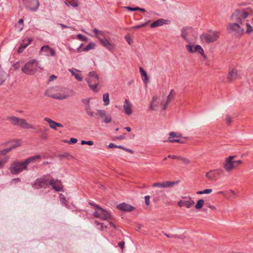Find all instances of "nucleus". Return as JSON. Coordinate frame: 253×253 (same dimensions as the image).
<instances>
[{
	"mask_svg": "<svg viewBox=\"0 0 253 253\" xmlns=\"http://www.w3.org/2000/svg\"><path fill=\"white\" fill-rule=\"evenodd\" d=\"M41 159L39 155L32 156L26 159L23 162L14 161L10 165L9 169L10 173L13 175H16L23 170H28V165L30 163H34Z\"/></svg>",
	"mask_w": 253,
	"mask_h": 253,
	"instance_id": "1",
	"label": "nucleus"
},
{
	"mask_svg": "<svg viewBox=\"0 0 253 253\" xmlns=\"http://www.w3.org/2000/svg\"><path fill=\"white\" fill-rule=\"evenodd\" d=\"M252 12V10L250 7L243 9H237L231 15V19L243 24L242 20L246 19Z\"/></svg>",
	"mask_w": 253,
	"mask_h": 253,
	"instance_id": "2",
	"label": "nucleus"
},
{
	"mask_svg": "<svg viewBox=\"0 0 253 253\" xmlns=\"http://www.w3.org/2000/svg\"><path fill=\"white\" fill-rule=\"evenodd\" d=\"M39 69H41L39 61L36 59H33L27 62L21 70L25 74L32 75L35 74Z\"/></svg>",
	"mask_w": 253,
	"mask_h": 253,
	"instance_id": "3",
	"label": "nucleus"
},
{
	"mask_svg": "<svg viewBox=\"0 0 253 253\" xmlns=\"http://www.w3.org/2000/svg\"><path fill=\"white\" fill-rule=\"evenodd\" d=\"M90 88L94 92H97L99 89L97 86L99 85V80L98 75L95 71L89 72L88 77L85 79Z\"/></svg>",
	"mask_w": 253,
	"mask_h": 253,
	"instance_id": "4",
	"label": "nucleus"
},
{
	"mask_svg": "<svg viewBox=\"0 0 253 253\" xmlns=\"http://www.w3.org/2000/svg\"><path fill=\"white\" fill-rule=\"evenodd\" d=\"M6 120L8 121L14 126H18L27 129L33 128V126L28 124L24 119L10 116L7 117Z\"/></svg>",
	"mask_w": 253,
	"mask_h": 253,
	"instance_id": "5",
	"label": "nucleus"
},
{
	"mask_svg": "<svg viewBox=\"0 0 253 253\" xmlns=\"http://www.w3.org/2000/svg\"><path fill=\"white\" fill-rule=\"evenodd\" d=\"M49 91V90H47L45 92V94L50 96L52 98L58 100L67 99L69 97L74 95L75 94L74 91L71 89H64L61 91V92L54 95H49L48 94Z\"/></svg>",
	"mask_w": 253,
	"mask_h": 253,
	"instance_id": "6",
	"label": "nucleus"
},
{
	"mask_svg": "<svg viewBox=\"0 0 253 253\" xmlns=\"http://www.w3.org/2000/svg\"><path fill=\"white\" fill-rule=\"evenodd\" d=\"M50 184V179L47 178L46 176L37 178L32 184V187L35 189L46 188Z\"/></svg>",
	"mask_w": 253,
	"mask_h": 253,
	"instance_id": "7",
	"label": "nucleus"
},
{
	"mask_svg": "<svg viewBox=\"0 0 253 253\" xmlns=\"http://www.w3.org/2000/svg\"><path fill=\"white\" fill-rule=\"evenodd\" d=\"M93 216L95 217L100 218L102 220L112 219L110 212L103 209L101 207L94 212Z\"/></svg>",
	"mask_w": 253,
	"mask_h": 253,
	"instance_id": "8",
	"label": "nucleus"
},
{
	"mask_svg": "<svg viewBox=\"0 0 253 253\" xmlns=\"http://www.w3.org/2000/svg\"><path fill=\"white\" fill-rule=\"evenodd\" d=\"M25 6L31 11H36L40 5L39 0H21Z\"/></svg>",
	"mask_w": 253,
	"mask_h": 253,
	"instance_id": "9",
	"label": "nucleus"
},
{
	"mask_svg": "<svg viewBox=\"0 0 253 253\" xmlns=\"http://www.w3.org/2000/svg\"><path fill=\"white\" fill-rule=\"evenodd\" d=\"M241 24L239 22L230 23L228 24L227 29L230 32H234L239 35H242L244 32V29L241 27Z\"/></svg>",
	"mask_w": 253,
	"mask_h": 253,
	"instance_id": "10",
	"label": "nucleus"
},
{
	"mask_svg": "<svg viewBox=\"0 0 253 253\" xmlns=\"http://www.w3.org/2000/svg\"><path fill=\"white\" fill-rule=\"evenodd\" d=\"M219 37V33L215 32H210L208 33L202 34L201 38L204 39L206 42L211 43L217 40Z\"/></svg>",
	"mask_w": 253,
	"mask_h": 253,
	"instance_id": "11",
	"label": "nucleus"
},
{
	"mask_svg": "<svg viewBox=\"0 0 253 253\" xmlns=\"http://www.w3.org/2000/svg\"><path fill=\"white\" fill-rule=\"evenodd\" d=\"M179 181H165L162 182H156L154 183L152 186L153 187H160V188H169L171 187L174 186L176 184H178Z\"/></svg>",
	"mask_w": 253,
	"mask_h": 253,
	"instance_id": "12",
	"label": "nucleus"
},
{
	"mask_svg": "<svg viewBox=\"0 0 253 253\" xmlns=\"http://www.w3.org/2000/svg\"><path fill=\"white\" fill-rule=\"evenodd\" d=\"M11 146L7 148L0 151V155H5L13 149L18 147L21 145V141L19 139L14 140L10 141Z\"/></svg>",
	"mask_w": 253,
	"mask_h": 253,
	"instance_id": "13",
	"label": "nucleus"
},
{
	"mask_svg": "<svg viewBox=\"0 0 253 253\" xmlns=\"http://www.w3.org/2000/svg\"><path fill=\"white\" fill-rule=\"evenodd\" d=\"M97 112L100 118L102 120V122L109 124L112 122V117L110 114H107L105 110H97Z\"/></svg>",
	"mask_w": 253,
	"mask_h": 253,
	"instance_id": "14",
	"label": "nucleus"
},
{
	"mask_svg": "<svg viewBox=\"0 0 253 253\" xmlns=\"http://www.w3.org/2000/svg\"><path fill=\"white\" fill-rule=\"evenodd\" d=\"M52 188L56 191L61 192L63 191V186L61 182L57 179L55 180L53 178L50 179V184Z\"/></svg>",
	"mask_w": 253,
	"mask_h": 253,
	"instance_id": "15",
	"label": "nucleus"
},
{
	"mask_svg": "<svg viewBox=\"0 0 253 253\" xmlns=\"http://www.w3.org/2000/svg\"><path fill=\"white\" fill-rule=\"evenodd\" d=\"M92 32L94 34L95 37L98 39L99 42L107 38L108 32L107 31H103L99 30L96 28L92 30Z\"/></svg>",
	"mask_w": 253,
	"mask_h": 253,
	"instance_id": "16",
	"label": "nucleus"
},
{
	"mask_svg": "<svg viewBox=\"0 0 253 253\" xmlns=\"http://www.w3.org/2000/svg\"><path fill=\"white\" fill-rule=\"evenodd\" d=\"M235 157V156H230L226 158L224 163L223 164V168L227 172H230L232 170V160Z\"/></svg>",
	"mask_w": 253,
	"mask_h": 253,
	"instance_id": "17",
	"label": "nucleus"
},
{
	"mask_svg": "<svg viewBox=\"0 0 253 253\" xmlns=\"http://www.w3.org/2000/svg\"><path fill=\"white\" fill-rule=\"evenodd\" d=\"M41 52H44L45 56H53L55 55V51L53 48L50 47L48 45H43L41 47Z\"/></svg>",
	"mask_w": 253,
	"mask_h": 253,
	"instance_id": "18",
	"label": "nucleus"
},
{
	"mask_svg": "<svg viewBox=\"0 0 253 253\" xmlns=\"http://www.w3.org/2000/svg\"><path fill=\"white\" fill-rule=\"evenodd\" d=\"M220 171H222L220 169L211 170L206 173V177L210 180H215L216 176L219 175Z\"/></svg>",
	"mask_w": 253,
	"mask_h": 253,
	"instance_id": "19",
	"label": "nucleus"
},
{
	"mask_svg": "<svg viewBox=\"0 0 253 253\" xmlns=\"http://www.w3.org/2000/svg\"><path fill=\"white\" fill-rule=\"evenodd\" d=\"M182 135L180 133H176L175 132H170L169 134L168 141L171 143L177 142L182 143L183 141L179 139H172L173 138H180Z\"/></svg>",
	"mask_w": 253,
	"mask_h": 253,
	"instance_id": "20",
	"label": "nucleus"
},
{
	"mask_svg": "<svg viewBox=\"0 0 253 253\" xmlns=\"http://www.w3.org/2000/svg\"><path fill=\"white\" fill-rule=\"evenodd\" d=\"M239 78V75L236 69H232L229 72L227 76V81L229 83H231Z\"/></svg>",
	"mask_w": 253,
	"mask_h": 253,
	"instance_id": "21",
	"label": "nucleus"
},
{
	"mask_svg": "<svg viewBox=\"0 0 253 253\" xmlns=\"http://www.w3.org/2000/svg\"><path fill=\"white\" fill-rule=\"evenodd\" d=\"M118 209L124 211H131L134 210L135 208L125 203H121L117 205Z\"/></svg>",
	"mask_w": 253,
	"mask_h": 253,
	"instance_id": "22",
	"label": "nucleus"
},
{
	"mask_svg": "<svg viewBox=\"0 0 253 253\" xmlns=\"http://www.w3.org/2000/svg\"><path fill=\"white\" fill-rule=\"evenodd\" d=\"M123 108L126 114L130 115L132 113V104L128 99H126Z\"/></svg>",
	"mask_w": 253,
	"mask_h": 253,
	"instance_id": "23",
	"label": "nucleus"
},
{
	"mask_svg": "<svg viewBox=\"0 0 253 253\" xmlns=\"http://www.w3.org/2000/svg\"><path fill=\"white\" fill-rule=\"evenodd\" d=\"M44 120L48 122L49 124V127L54 130H57V127H63V126L60 123H57L48 118H44Z\"/></svg>",
	"mask_w": 253,
	"mask_h": 253,
	"instance_id": "24",
	"label": "nucleus"
},
{
	"mask_svg": "<svg viewBox=\"0 0 253 253\" xmlns=\"http://www.w3.org/2000/svg\"><path fill=\"white\" fill-rule=\"evenodd\" d=\"M101 44L104 46L106 48L108 49L110 51H112L115 48V45L113 43H111L107 39H105L103 40H101L100 42Z\"/></svg>",
	"mask_w": 253,
	"mask_h": 253,
	"instance_id": "25",
	"label": "nucleus"
},
{
	"mask_svg": "<svg viewBox=\"0 0 253 253\" xmlns=\"http://www.w3.org/2000/svg\"><path fill=\"white\" fill-rule=\"evenodd\" d=\"M32 42V39H27V42L25 43H22L20 44L19 47H18L17 49V52L18 53H22L24 49H25L29 45H30Z\"/></svg>",
	"mask_w": 253,
	"mask_h": 253,
	"instance_id": "26",
	"label": "nucleus"
},
{
	"mask_svg": "<svg viewBox=\"0 0 253 253\" xmlns=\"http://www.w3.org/2000/svg\"><path fill=\"white\" fill-rule=\"evenodd\" d=\"M191 31V28H183L181 32V37L182 38L184 39L188 43L190 42V41L189 39L187 38L188 33L190 31Z\"/></svg>",
	"mask_w": 253,
	"mask_h": 253,
	"instance_id": "27",
	"label": "nucleus"
},
{
	"mask_svg": "<svg viewBox=\"0 0 253 253\" xmlns=\"http://www.w3.org/2000/svg\"><path fill=\"white\" fill-rule=\"evenodd\" d=\"M8 77V74L0 67V85L6 80Z\"/></svg>",
	"mask_w": 253,
	"mask_h": 253,
	"instance_id": "28",
	"label": "nucleus"
},
{
	"mask_svg": "<svg viewBox=\"0 0 253 253\" xmlns=\"http://www.w3.org/2000/svg\"><path fill=\"white\" fill-rule=\"evenodd\" d=\"M194 52L199 53L204 59H207V56L205 54L204 51L200 45H196L194 48Z\"/></svg>",
	"mask_w": 253,
	"mask_h": 253,
	"instance_id": "29",
	"label": "nucleus"
},
{
	"mask_svg": "<svg viewBox=\"0 0 253 253\" xmlns=\"http://www.w3.org/2000/svg\"><path fill=\"white\" fill-rule=\"evenodd\" d=\"M166 20L164 19H159L153 22L150 25L151 28H155L156 27L163 25L165 23Z\"/></svg>",
	"mask_w": 253,
	"mask_h": 253,
	"instance_id": "30",
	"label": "nucleus"
},
{
	"mask_svg": "<svg viewBox=\"0 0 253 253\" xmlns=\"http://www.w3.org/2000/svg\"><path fill=\"white\" fill-rule=\"evenodd\" d=\"M74 69H69V71L71 73L72 76H74L76 80H77L78 81H82L83 80V77L79 75L78 74H76L74 71ZM77 72H79V70L74 69Z\"/></svg>",
	"mask_w": 253,
	"mask_h": 253,
	"instance_id": "31",
	"label": "nucleus"
},
{
	"mask_svg": "<svg viewBox=\"0 0 253 253\" xmlns=\"http://www.w3.org/2000/svg\"><path fill=\"white\" fill-rule=\"evenodd\" d=\"M189 200L188 201H184V206H185L187 208L189 209L191 208L194 204H195L194 201H193L191 197L189 198Z\"/></svg>",
	"mask_w": 253,
	"mask_h": 253,
	"instance_id": "32",
	"label": "nucleus"
},
{
	"mask_svg": "<svg viewBox=\"0 0 253 253\" xmlns=\"http://www.w3.org/2000/svg\"><path fill=\"white\" fill-rule=\"evenodd\" d=\"M95 47V44L94 42H91L87 45H86L83 50L84 51H88L89 50L93 49Z\"/></svg>",
	"mask_w": 253,
	"mask_h": 253,
	"instance_id": "33",
	"label": "nucleus"
},
{
	"mask_svg": "<svg viewBox=\"0 0 253 253\" xmlns=\"http://www.w3.org/2000/svg\"><path fill=\"white\" fill-rule=\"evenodd\" d=\"M175 94V93L173 89H171L169 94L168 95L167 99V104H169L170 101V100L173 98Z\"/></svg>",
	"mask_w": 253,
	"mask_h": 253,
	"instance_id": "34",
	"label": "nucleus"
},
{
	"mask_svg": "<svg viewBox=\"0 0 253 253\" xmlns=\"http://www.w3.org/2000/svg\"><path fill=\"white\" fill-rule=\"evenodd\" d=\"M103 99L104 102V105L107 106L109 104V94L108 93H106L103 94Z\"/></svg>",
	"mask_w": 253,
	"mask_h": 253,
	"instance_id": "35",
	"label": "nucleus"
},
{
	"mask_svg": "<svg viewBox=\"0 0 253 253\" xmlns=\"http://www.w3.org/2000/svg\"><path fill=\"white\" fill-rule=\"evenodd\" d=\"M87 102H88L87 101ZM85 109L86 113L89 116H90L91 117H93L94 116V113L92 112V111L91 110V108L90 107L89 104H88V103H87V105H86L85 106Z\"/></svg>",
	"mask_w": 253,
	"mask_h": 253,
	"instance_id": "36",
	"label": "nucleus"
},
{
	"mask_svg": "<svg viewBox=\"0 0 253 253\" xmlns=\"http://www.w3.org/2000/svg\"><path fill=\"white\" fill-rule=\"evenodd\" d=\"M9 158V156H6L0 160V169L4 166L5 164L8 161Z\"/></svg>",
	"mask_w": 253,
	"mask_h": 253,
	"instance_id": "37",
	"label": "nucleus"
},
{
	"mask_svg": "<svg viewBox=\"0 0 253 253\" xmlns=\"http://www.w3.org/2000/svg\"><path fill=\"white\" fill-rule=\"evenodd\" d=\"M204 204V200L203 199H200L198 200L195 205V208L197 210L201 209Z\"/></svg>",
	"mask_w": 253,
	"mask_h": 253,
	"instance_id": "38",
	"label": "nucleus"
},
{
	"mask_svg": "<svg viewBox=\"0 0 253 253\" xmlns=\"http://www.w3.org/2000/svg\"><path fill=\"white\" fill-rule=\"evenodd\" d=\"M246 27H247V30H246V33H247L248 34H250L252 32H253V27L248 22L246 23Z\"/></svg>",
	"mask_w": 253,
	"mask_h": 253,
	"instance_id": "39",
	"label": "nucleus"
},
{
	"mask_svg": "<svg viewBox=\"0 0 253 253\" xmlns=\"http://www.w3.org/2000/svg\"><path fill=\"white\" fill-rule=\"evenodd\" d=\"M47 129H45L43 131H42L41 132V134L40 135V138L42 139V140H46L47 138V133L46 132V131L47 130Z\"/></svg>",
	"mask_w": 253,
	"mask_h": 253,
	"instance_id": "40",
	"label": "nucleus"
},
{
	"mask_svg": "<svg viewBox=\"0 0 253 253\" xmlns=\"http://www.w3.org/2000/svg\"><path fill=\"white\" fill-rule=\"evenodd\" d=\"M69 3L74 7H77L79 5V2L77 0H72L69 2Z\"/></svg>",
	"mask_w": 253,
	"mask_h": 253,
	"instance_id": "41",
	"label": "nucleus"
},
{
	"mask_svg": "<svg viewBox=\"0 0 253 253\" xmlns=\"http://www.w3.org/2000/svg\"><path fill=\"white\" fill-rule=\"evenodd\" d=\"M147 25V23H143L142 24H140V25H136V26H134L132 27H131V29H139V28H143L144 27H145Z\"/></svg>",
	"mask_w": 253,
	"mask_h": 253,
	"instance_id": "42",
	"label": "nucleus"
},
{
	"mask_svg": "<svg viewBox=\"0 0 253 253\" xmlns=\"http://www.w3.org/2000/svg\"><path fill=\"white\" fill-rule=\"evenodd\" d=\"M77 37H78V39L82 41H84V42L87 41L88 39L86 37H85V36H84L81 34L78 35Z\"/></svg>",
	"mask_w": 253,
	"mask_h": 253,
	"instance_id": "43",
	"label": "nucleus"
},
{
	"mask_svg": "<svg viewBox=\"0 0 253 253\" xmlns=\"http://www.w3.org/2000/svg\"><path fill=\"white\" fill-rule=\"evenodd\" d=\"M186 49L190 53H194V48L192 45H187L186 46Z\"/></svg>",
	"mask_w": 253,
	"mask_h": 253,
	"instance_id": "44",
	"label": "nucleus"
},
{
	"mask_svg": "<svg viewBox=\"0 0 253 253\" xmlns=\"http://www.w3.org/2000/svg\"><path fill=\"white\" fill-rule=\"evenodd\" d=\"M81 144L82 145L87 144L89 145H92L93 144V141H90V140H88V141L82 140L81 142Z\"/></svg>",
	"mask_w": 253,
	"mask_h": 253,
	"instance_id": "45",
	"label": "nucleus"
},
{
	"mask_svg": "<svg viewBox=\"0 0 253 253\" xmlns=\"http://www.w3.org/2000/svg\"><path fill=\"white\" fill-rule=\"evenodd\" d=\"M139 70L141 73V75L142 77H146L147 73L143 69L142 67L139 68Z\"/></svg>",
	"mask_w": 253,
	"mask_h": 253,
	"instance_id": "46",
	"label": "nucleus"
},
{
	"mask_svg": "<svg viewBox=\"0 0 253 253\" xmlns=\"http://www.w3.org/2000/svg\"><path fill=\"white\" fill-rule=\"evenodd\" d=\"M125 8L126 9H127V10H128L129 11H136V10L139 9V7H136L133 8V7H129V6H126Z\"/></svg>",
	"mask_w": 253,
	"mask_h": 253,
	"instance_id": "47",
	"label": "nucleus"
},
{
	"mask_svg": "<svg viewBox=\"0 0 253 253\" xmlns=\"http://www.w3.org/2000/svg\"><path fill=\"white\" fill-rule=\"evenodd\" d=\"M13 67L14 68V69L15 70H17V69H19V68L20 67V62H17L15 63L14 64H13Z\"/></svg>",
	"mask_w": 253,
	"mask_h": 253,
	"instance_id": "48",
	"label": "nucleus"
},
{
	"mask_svg": "<svg viewBox=\"0 0 253 253\" xmlns=\"http://www.w3.org/2000/svg\"><path fill=\"white\" fill-rule=\"evenodd\" d=\"M150 196L147 195L145 196V202L146 205L150 204Z\"/></svg>",
	"mask_w": 253,
	"mask_h": 253,
	"instance_id": "49",
	"label": "nucleus"
},
{
	"mask_svg": "<svg viewBox=\"0 0 253 253\" xmlns=\"http://www.w3.org/2000/svg\"><path fill=\"white\" fill-rule=\"evenodd\" d=\"M89 204L90 206H93L94 208H95L96 209V210L98 209L100 207V206H98V205H97L95 203L92 202H89Z\"/></svg>",
	"mask_w": 253,
	"mask_h": 253,
	"instance_id": "50",
	"label": "nucleus"
},
{
	"mask_svg": "<svg viewBox=\"0 0 253 253\" xmlns=\"http://www.w3.org/2000/svg\"><path fill=\"white\" fill-rule=\"evenodd\" d=\"M78 141L77 138H71L70 140L68 142L69 144H74L76 143Z\"/></svg>",
	"mask_w": 253,
	"mask_h": 253,
	"instance_id": "51",
	"label": "nucleus"
},
{
	"mask_svg": "<svg viewBox=\"0 0 253 253\" xmlns=\"http://www.w3.org/2000/svg\"><path fill=\"white\" fill-rule=\"evenodd\" d=\"M181 161L185 164L187 165L190 163V161L188 160V159L183 157L182 159H181Z\"/></svg>",
	"mask_w": 253,
	"mask_h": 253,
	"instance_id": "52",
	"label": "nucleus"
},
{
	"mask_svg": "<svg viewBox=\"0 0 253 253\" xmlns=\"http://www.w3.org/2000/svg\"><path fill=\"white\" fill-rule=\"evenodd\" d=\"M118 246L119 247L122 249L123 250L124 248V246H125V242L124 241H122V242H120L119 244H118Z\"/></svg>",
	"mask_w": 253,
	"mask_h": 253,
	"instance_id": "53",
	"label": "nucleus"
},
{
	"mask_svg": "<svg viewBox=\"0 0 253 253\" xmlns=\"http://www.w3.org/2000/svg\"><path fill=\"white\" fill-rule=\"evenodd\" d=\"M212 192L211 189H206L203 190L204 194H208L211 193Z\"/></svg>",
	"mask_w": 253,
	"mask_h": 253,
	"instance_id": "54",
	"label": "nucleus"
},
{
	"mask_svg": "<svg viewBox=\"0 0 253 253\" xmlns=\"http://www.w3.org/2000/svg\"><path fill=\"white\" fill-rule=\"evenodd\" d=\"M57 78V77L55 75H52L50 76L49 78L48 81L51 82L53 81L54 79H56Z\"/></svg>",
	"mask_w": 253,
	"mask_h": 253,
	"instance_id": "55",
	"label": "nucleus"
},
{
	"mask_svg": "<svg viewBox=\"0 0 253 253\" xmlns=\"http://www.w3.org/2000/svg\"><path fill=\"white\" fill-rule=\"evenodd\" d=\"M184 201H180L178 202L177 205L179 207H182L184 206Z\"/></svg>",
	"mask_w": 253,
	"mask_h": 253,
	"instance_id": "56",
	"label": "nucleus"
},
{
	"mask_svg": "<svg viewBox=\"0 0 253 253\" xmlns=\"http://www.w3.org/2000/svg\"><path fill=\"white\" fill-rule=\"evenodd\" d=\"M234 161V163H235V164L237 166V167L238 166H239L240 165H241V164H242V161L241 160H237V161Z\"/></svg>",
	"mask_w": 253,
	"mask_h": 253,
	"instance_id": "57",
	"label": "nucleus"
},
{
	"mask_svg": "<svg viewBox=\"0 0 253 253\" xmlns=\"http://www.w3.org/2000/svg\"><path fill=\"white\" fill-rule=\"evenodd\" d=\"M231 122V120L230 117L229 116H226V123L227 124H230Z\"/></svg>",
	"mask_w": 253,
	"mask_h": 253,
	"instance_id": "58",
	"label": "nucleus"
},
{
	"mask_svg": "<svg viewBox=\"0 0 253 253\" xmlns=\"http://www.w3.org/2000/svg\"><path fill=\"white\" fill-rule=\"evenodd\" d=\"M124 150L126 152H128L131 154L134 153V151L132 150L128 149V148H125Z\"/></svg>",
	"mask_w": 253,
	"mask_h": 253,
	"instance_id": "59",
	"label": "nucleus"
},
{
	"mask_svg": "<svg viewBox=\"0 0 253 253\" xmlns=\"http://www.w3.org/2000/svg\"><path fill=\"white\" fill-rule=\"evenodd\" d=\"M144 77V78L143 79V81L145 84H147L148 82V78L147 75H146V77Z\"/></svg>",
	"mask_w": 253,
	"mask_h": 253,
	"instance_id": "60",
	"label": "nucleus"
},
{
	"mask_svg": "<svg viewBox=\"0 0 253 253\" xmlns=\"http://www.w3.org/2000/svg\"><path fill=\"white\" fill-rule=\"evenodd\" d=\"M84 45V43H82L80 46L77 49V52H80L81 51V48L83 46V45Z\"/></svg>",
	"mask_w": 253,
	"mask_h": 253,
	"instance_id": "61",
	"label": "nucleus"
},
{
	"mask_svg": "<svg viewBox=\"0 0 253 253\" xmlns=\"http://www.w3.org/2000/svg\"><path fill=\"white\" fill-rule=\"evenodd\" d=\"M108 147L109 148H117V145H115L114 143H111L108 145Z\"/></svg>",
	"mask_w": 253,
	"mask_h": 253,
	"instance_id": "62",
	"label": "nucleus"
},
{
	"mask_svg": "<svg viewBox=\"0 0 253 253\" xmlns=\"http://www.w3.org/2000/svg\"><path fill=\"white\" fill-rule=\"evenodd\" d=\"M21 181L20 178H15L12 180V182H18Z\"/></svg>",
	"mask_w": 253,
	"mask_h": 253,
	"instance_id": "63",
	"label": "nucleus"
},
{
	"mask_svg": "<svg viewBox=\"0 0 253 253\" xmlns=\"http://www.w3.org/2000/svg\"><path fill=\"white\" fill-rule=\"evenodd\" d=\"M125 136L124 135H120V136H117L116 137V139H118V140H123L124 139H125Z\"/></svg>",
	"mask_w": 253,
	"mask_h": 253,
	"instance_id": "64",
	"label": "nucleus"
}]
</instances>
